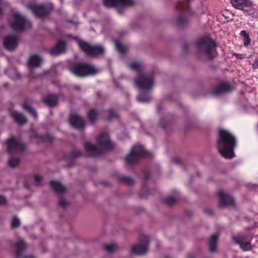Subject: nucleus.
Here are the masks:
<instances>
[{
	"label": "nucleus",
	"instance_id": "nucleus-1",
	"mask_svg": "<svg viewBox=\"0 0 258 258\" xmlns=\"http://www.w3.org/2000/svg\"><path fill=\"white\" fill-rule=\"evenodd\" d=\"M217 146L222 156L226 159H231L234 156V149L236 146V138L228 131L220 130Z\"/></svg>",
	"mask_w": 258,
	"mask_h": 258
},
{
	"label": "nucleus",
	"instance_id": "nucleus-2",
	"mask_svg": "<svg viewBox=\"0 0 258 258\" xmlns=\"http://www.w3.org/2000/svg\"><path fill=\"white\" fill-rule=\"evenodd\" d=\"M136 87L140 90L137 100L142 103L147 102L150 99L148 92L154 85V77L152 74H140L134 80Z\"/></svg>",
	"mask_w": 258,
	"mask_h": 258
},
{
	"label": "nucleus",
	"instance_id": "nucleus-3",
	"mask_svg": "<svg viewBox=\"0 0 258 258\" xmlns=\"http://www.w3.org/2000/svg\"><path fill=\"white\" fill-rule=\"evenodd\" d=\"M97 145L99 147H97L93 144L86 142L84 146L89 156H95L102 153L103 149H109L113 147L109 136L107 134H101L97 139Z\"/></svg>",
	"mask_w": 258,
	"mask_h": 258
},
{
	"label": "nucleus",
	"instance_id": "nucleus-4",
	"mask_svg": "<svg viewBox=\"0 0 258 258\" xmlns=\"http://www.w3.org/2000/svg\"><path fill=\"white\" fill-rule=\"evenodd\" d=\"M197 49L198 54L206 59L212 58L216 54L215 43L208 37L200 39L197 42Z\"/></svg>",
	"mask_w": 258,
	"mask_h": 258
},
{
	"label": "nucleus",
	"instance_id": "nucleus-5",
	"mask_svg": "<svg viewBox=\"0 0 258 258\" xmlns=\"http://www.w3.org/2000/svg\"><path fill=\"white\" fill-rule=\"evenodd\" d=\"M103 5L107 8L114 7L118 13L122 14L128 9L136 6L137 0H103Z\"/></svg>",
	"mask_w": 258,
	"mask_h": 258
},
{
	"label": "nucleus",
	"instance_id": "nucleus-6",
	"mask_svg": "<svg viewBox=\"0 0 258 258\" xmlns=\"http://www.w3.org/2000/svg\"><path fill=\"white\" fill-rule=\"evenodd\" d=\"M70 72L78 77H86L97 73V70L94 67L87 64H77L70 68Z\"/></svg>",
	"mask_w": 258,
	"mask_h": 258
},
{
	"label": "nucleus",
	"instance_id": "nucleus-7",
	"mask_svg": "<svg viewBox=\"0 0 258 258\" xmlns=\"http://www.w3.org/2000/svg\"><path fill=\"white\" fill-rule=\"evenodd\" d=\"M232 240L243 251H249L252 249L251 243V238L247 234L242 233H236L232 235Z\"/></svg>",
	"mask_w": 258,
	"mask_h": 258
},
{
	"label": "nucleus",
	"instance_id": "nucleus-8",
	"mask_svg": "<svg viewBox=\"0 0 258 258\" xmlns=\"http://www.w3.org/2000/svg\"><path fill=\"white\" fill-rule=\"evenodd\" d=\"M150 156L149 153L145 150L141 146H136L132 148L131 153L125 158L127 164L132 165L137 162L143 156Z\"/></svg>",
	"mask_w": 258,
	"mask_h": 258
},
{
	"label": "nucleus",
	"instance_id": "nucleus-9",
	"mask_svg": "<svg viewBox=\"0 0 258 258\" xmlns=\"http://www.w3.org/2000/svg\"><path fill=\"white\" fill-rule=\"evenodd\" d=\"M13 20L11 23V27L16 32H21L31 27V23L24 16L17 13L13 15Z\"/></svg>",
	"mask_w": 258,
	"mask_h": 258
},
{
	"label": "nucleus",
	"instance_id": "nucleus-10",
	"mask_svg": "<svg viewBox=\"0 0 258 258\" xmlns=\"http://www.w3.org/2000/svg\"><path fill=\"white\" fill-rule=\"evenodd\" d=\"M79 46L87 55L96 57L103 55L105 49L102 45H91L84 41H79Z\"/></svg>",
	"mask_w": 258,
	"mask_h": 258
},
{
	"label": "nucleus",
	"instance_id": "nucleus-11",
	"mask_svg": "<svg viewBox=\"0 0 258 258\" xmlns=\"http://www.w3.org/2000/svg\"><path fill=\"white\" fill-rule=\"evenodd\" d=\"M7 152L10 154L23 151L26 147L21 144L15 137L12 136L5 141Z\"/></svg>",
	"mask_w": 258,
	"mask_h": 258
},
{
	"label": "nucleus",
	"instance_id": "nucleus-12",
	"mask_svg": "<svg viewBox=\"0 0 258 258\" xmlns=\"http://www.w3.org/2000/svg\"><path fill=\"white\" fill-rule=\"evenodd\" d=\"M149 237L147 235H143L140 237L141 243L132 247L131 252L133 254L143 255L145 254L148 249Z\"/></svg>",
	"mask_w": 258,
	"mask_h": 258
},
{
	"label": "nucleus",
	"instance_id": "nucleus-13",
	"mask_svg": "<svg viewBox=\"0 0 258 258\" xmlns=\"http://www.w3.org/2000/svg\"><path fill=\"white\" fill-rule=\"evenodd\" d=\"M27 7L31 10L34 14L37 17H42L47 15L50 10L44 5H36L34 4H29Z\"/></svg>",
	"mask_w": 258,
	"mask_h": 258
},
{
	"label": "nucleus",
	"instance_id": "nucleus-14",
	"mask_svg": "<svg viewBox=\"0 0 258 258\" xmlns=\"http://www.w3.org/2000/svg\"><path fill=\"white\" fill-rule=\"evenodd\" d=\"M218 198L220 203L219 206L222 208L232 206L234 204L233 198L223 190L219 191Z\"/></svg>",
	"mask_w": 258,
	"mask_h": 258
},
{
	"label": "nucleus",
	"instance_id": "nucleus-15",
	"mask_svg": "<svg viewBox=\"0 0 258 258\" xmlns=\"http://www.w3.org/2000/svg\"><path fill=\"white\" fill-rule=\"evenodd\" d=\"M232 89V86L229 83L222 82L214 89L213 93L216 96L222 95L231 92Z\"/></svg>",
	"mask_w": 258,
	"mask_h": 258
},
{
	"label": "nucleus",
	"instance_id": "nucleus-16",
	"mask_svg": "<svg viewBox=\"0 0 258 258\" xmlns=\"http://www.w3.org/2000/svg\"><path fill=\"white\" fill-rule=\"evenodd\" d=\"M3 43L7 49L13 50L17 47L18 38L14 35H7L4 38Z\"/></svg>",
	"mask_w": 258,
	"mask_h": 258
},
{
	"label": "nucleus",
	"instance_id": "nucleus-17",
	"mask_svg": "<svg viewBox=\"0 0 258 258\" xmlns=\"http://www.w3.org/2000/svg\"><path fill=\"white\" fill-rule=\"evenodd\" d=\"M15 247L16 257L21 258L23 252L27 249L28 246L22 238H19L15 244Z\"/></svg>",
	"mask_w": 258,
	"mask_h": 258
},
{
	"label": "nucleus",
	"instance_id": "nucleus-18",
	"mask_svg": "<svg viewBox=\"0 0 258 258\" xmlns=\"http://www.w3.org/2000/svg\"><path fill=\"white\" fill-rule=\"evenodd\" d=\"M70 122L71 125L77 128H83L85 125V122L83 119L79 115H71L70 118Z\"/></svg>",
	"mask_w": 258,
	"mask_h": 258
},
{
	"label": "nucleus",
	"instance_id": "nucleus-19",
	"mask_svg": "<svg viewBox=\"0 0 258 258\" xmlns=\"http://www.w3.org/2000/svg\"><path fill=\"white\" fill-rule=\"evenodd\" d=\"M232 6L236 9L243 11L246 7L251 6V2L248 0H231Z\"/></svg>",
	"mask_w": 258,
	"mask_h": 258
},
{
	"label": "nucleus",
	"instance_id": "nucleus-20",
	"mask_svg": "<svg viewBox=\"0 0 258 258\" xmlns=\"http://www.w3.org/2000/svg\"><path fill=\"white\" fill-rule=\"evenodd\" d=\"M50 184L52 189L58 195H62L67 191L66 186L59 182L51 181Z\"/></svg>",
	"mask_w": 258,
	"mask_h": 258
},
{
	"label": "nucleus",
	"instance_id": "nucleus-21",
	"mask_svg": "<svg viewBox=\"0 0 258 258\" xmlns=\"http://www.w3.org/2000/svg\"><path fill=\"white\" fill-rule=\"evenodd\" d=\"M11 115L14 121L20 125L26 123L27 121V117L22 113L17 111H12Z\"/></svg>",
	"mask_w": 258,
	"mask_h": 258
},
{
	"label": "nucleus",
	"instance_id": "nucleus-22",
	"mask_svg": "<svg viewBox=\"0 0 258 258\" xmlns=\"http://www.w3.org/2000/svg\"><path fill=\"white\" fill-rule=\"evenodd\" d=\"M66 44L62 41H59L56 46L53 47L50 51L51 55L55 56L63 53L66 51Z\"/></svg>",
	"mask_w": 258,
	"mask_h": 258
},
{
	"label": "nucleus",
	"instance_id": "nucleus-23",
	"mask_svg": "<svg viewBox=\"0 0 258 258\" xmlns=\"http://www.w3.org/2000/svg\"><path fill=\"white\" fill-rule=\"evenodd\" d=\"M42 61V58L37 55H33L30 57L28 61V67L31 68L39 66Z\"/></svg>",
	"mask_w": 258,
	"mask_h": 258
},
{
	"label": "nucleus",
	"instance_id": "nucleus-24",
	"mask_svg": "<svg viewBox=\"0 0 258 258\" xmlns=\"http://www.w3.org/2000/svg\"><path fill=\"white\" fill-rule=\"evenodd\" d=\"M173 23L178 27H182L188 22V19L182 15L174 16L173 18Z\"/></svg>",
	"mask_w": 258,
	"mask_h": 258
},
{
	"label": "nucleus",
	"instance_id": "nucleus-25",
	"mask_svg": "<svg viewBox=\"0 0 258 258\" xmlns=\"http://www.w3.org/2000/svg\"><path fill=\"white\" fill-rule=\"evenodd\" d=\"M43 101L50 107L55 106L58 101V97L53 94H49L45 97Z\"/></svg>",
	"mask_w": 258,
	"mask_h": 258
},
{
	"label": "nucleus",
	"instance_id": "nucleus-26",
	"mask_svg": "<svg viewBox=\"0 0 258 258\" xmlns=\"http://www.w3.org/2000/svg\"><path fill=\"white\" fill-rule=\"evenodd\" d=\"M218 235L214 234L212 235L209 239V248L211 252H214L217 248V244L218 241Z\"/></svg>",
	"mask_w": 258,
	"mask_h": 258
},
{
	"label": "nucleus",
	"instance_id": "nucleus-27",
	"mask_svg": "<svg viewBox=\"0 0 258 258\" xmlns=\"http://www.w3.org/2000/svg\"><path fill=\"white\" fill-rule=\"evenodd\" d=\"M32 136V138L37 139L38 142H50L53 139L52 137L48 134H46L45 136H38L36 133H34Z\"/></svg>",
	"mask_w": 258,
	"mask_h": 258
},
{
	"label": "nucleus",
	"instance_id": "nucleus-28",
	"mask_svg": "<svg viewBox=\"0 0 258 258\" xmlns=\"http://www.w3.org/2000/svg\"><path fill=\"white\" fill-rule=\"evenodd\" d=\"M115 44L116 50L120 54H125L128 50V46L126 45L120 43L118 40H115Z\"/></svg>",
	"mask_w": 258,
	"mask_h": 258
},
{
	"label": "nucleus",
	"instance_id": "nucleus-29",
	"mask_svg": "<svg viewBox=\"0 0 258 258\" xmlns=\"http://www.w3.org/2000/svg\"><path fill=\"white\" fill-rule=\"evenodd\" d=\"M100 114L99 111L95 109H91L88 113V117L90 121L93 123L98 118Z\"/></svg>",
	"mask_w": 258,
	"mask_h": 258
},
{
	"label": "nucleus",
	"instance_id": "nucleus-30",
	"mask_svg": "<svg viewBox=\"0 0 258 258\" xmlns=\"http://www.w3.org/2000/svg\"><path fill=\"white\" fill-rule=\"evenodd\" d=\"M243 11L245 15L250 16L252 18H256L258 17L257 12L251 6L249 7H246Z\"/></svg>",
	"mask_w": 258,
	"mask_h": 258
},
{
	"label": "nucleus",
	"instance_id": "nucleus-31",
	"mask_svg": "<svg viewBox=\"0 0 258 258\" xmlns=\"http://www.w3.org/2000/svg\"><path fill=\"white\" fill-rule=\"evenodd\" d=\"M23 108L28 112L35 119L38 118L37 113L27 102H24L23 104Z\"/></svg>",
	"mask_w": 258,
	"mask_h": 258
},
{
	"label": "nucleus",
	"instance_id": "nucleus-32",
	"mask_svg": "<svg viewBox=\"0 0 258 258\" xmlns=\"http://www.w3.org/2000/svg\"><path fill=\"white\" fill-rule=\"evenodd\" d=\"M106 251L109 253H113L118 251L120 247L115 243L107 244L104 245Z\"/></svg>",
	"mask_w": 258,
	"mask_h": 258
},
{
	"label": "nucleus",
	"instance_id": "nucleus-33",
	"mask_svg": "<svg viewBox=\"0 0 258 258\" xmlns=\"http://www.w3.org/2000/svg\"><path fill=\"white\" fill-rule=\"evenodd\" d=\"M176 199L171 197L165 198L162 200V203L165 205L170 207L173 206L176 203Z\"/></svg>",
	"mask_w": 258,
	"mask_h": 258
},
{
	"label": "nucleus",
	"instance_id": "nucleus-34",
	"mask_svg": "<svg viewBox=\"0 0 258 258\" xmlns=\"http://www.w3.org/2000/svg\"><path fill=\"white\" fill-rule=\"evenodd\" d=\"M20 162V160L19 158H15L12 157L9 159L8 164L10 167L12 168H15L19 165Z\"/></svg>",
	"mask_w": 258,
	"mask_h": 258
},
{
	"label": "nucleus",
	"instance_id": "nucleus-35",
	"mask_svg": "<svg viewBox=\"0 0 258 258\" xmlns=\"http://www.w3.org/2000/svg\"><path fill=\"white\" fill-rule=\"evenodd\" d=\"M130 68L134 71H140L143 68V65L141 62H134L130 64Z\"/></svg>",
	"mask_w": 258,
	"mask_h": 258
},
{
	"label": "nucleus",
	"instance_id": "nucleus-36",
	"mask_svg": "<svg viewBox=\"0 0 258 258\" xmlns=\"http://www.w3.org/2000/svg\"><path fill=\"white\" fill-rule=\"evenodd\" d=\"M117 117V114L112 109H109L107 111V119L109 120H111Z\"/></svg>",
	"mask_w": 258,
	"mask_h": 258
},
{
	"label": "nucleus",
	"instance_id": "nucleus-37",
	"mask_svg": "<svg viewBox=\"0 0 258 258\" xmlns=\"http://www.w3.org/2000/svg\"><path fill=\"white\" fill-rule=\"evenodd\" d=\"M69 205V203L63 198H60L58 201V205L62 208H67Z\"/></svg>",
	"mask_w": 258,
	"mask_h": 258
},
{
	"label": "nucleus",
	"instance_id": "nucleus-38",
	"mask_svg": "<svg viewBox=\"0 0 258 258\" xmlns=\"http://www.w3.org/2000/svg\"><path fill=\"white\" fill-rule=\"evenodd\" d=\"M20 224V220L16 217H13V218L12 220V222H11L12 227L14 228L18 227V226H19Z\"/></svg>",
	"mask_w": 258,
	"mask_h": 258
},
{
	"label": "nucleus",
	"instance_id": "nucleus-39",
	"mask_svg": "<svg viewBox=\"0 0 258 258\" xmlns=\"http://www.w3.org/2000/svg\"><path fill=\"white\" fill-rule=\"evenodd\" d=\"M184 5L182 3L178 2L175 4V9L178 12L184 11Z\"/></svg>",
	"mask_w": 258,
	"mask_h": 258
},
{
	"label": "nucleus",
	"instance_id": "nucleus-40",
	"mask_svg": "<svg viewBox=\"0 0 258 258\" xmlns=\"http://www.w3.org/2000/svg\"><path fill=\"white\" fill-rule=\"evenodd\" d=\"M122 181L126 184L131 185L134 183V180L128 177H124L122 178Z\"/></svg>",
	"mask_w": 258,
	"mask_h": 258
},
{
	"label": "nucleus",
	"instance_id": "nucleus-41",
	"mask_svg": "<svg viewBox=\"0 0 258 258\" xmlns=\"http://www.w3.org/2000/svg\"><path fill=\"white\" fill-rule=\"evenodd\" d=\"M82 153L79 150H74L72 152L71 157L72 158H77L81 155Z\"/></svg>",
	"mask_w": 258,
	"mask_h": 258
},
{
	"label": "nucleus",
	"instance_id": "nucleus-42",
	"mask_svg": "<svg viewBox=\"0 0 258 258\" xmlns=\"http://www.w3.org/2000/svg\"><path fill=\"white\" fill-rule=\"evenodd\" d=\"M250 41H251V39L249 38V35L247 36L246 37H245L244 38V42H243L244 45L245 46H248L250 44Z\"/></svg>",
	"mask_w": 258,
	"mask_h": 258
},
{
	"label": "nucleus",
	"instance_id": "nucleus-43",
	"mask_svg": "<svg viewBox=\"0 0 258 258\" xmlns=\"http://www.w3.org/2000/svg\"><path fill=\"white\" fill-rule=\"evenodd\" d=\"M7 203V200L5 197L0 196V205H4Z\"/></svg>",
	"mask_w": 258,
	"mask_h": 258
},
{
	"label": "nucleus",
	"instance_id": "nucleus-44",
	"mask_svg": "<svg viewBox=\"0 0 258 258\" xmlns=\"http://www.w3.org/2000/svg\"><path fill=\"white\" fill-rule=\"evenodd\" d=\"M252 67L254 69H258V57L253 61L252 64Z\"/></svg>",
	"mask_w": 258,
	"mask_h": 258
},
{
	"label": "nucleus",
	"instance_id": "nucleus-45",
	"mask_svg": "<svg viewBox=\"0 0 258 258\" xmlns=\"http://www.w3.org/2000/svg\"><path fill=\"white\" fill-rule=\"evenodd\" d=\"M172 162L175 164H179L180 163V159L178 157H174L172 159Z\"/></svg>",
	"mask_w": 258,
	"mask_h": 258
},
{
	"label": "nucleus",
	"instance_id": "nucleus-46",
	"mask_svg": "<svg viewBox=\"0 0 258 258\" xmlns=\"http://www.w3.org/2000/svg\"><path fill=\"white\" fill-rule=\"evenodd\" d=\"M34 180H35V181L36 182L37 185H39V182L41 180V177L40 176H35L34 177Z\"/></svg>",
	"mask_w": 258,
	"mask_h": 258
},
{
	"label": "nucleus",
	"instance_id": "nucleus-47",
	"mask_svg": "<svg viewBox=\"0 0 258 258\" xmlns=\"http://www.w3.org/2000/svg\"><path fill=\"white\" fill-rule=\"evenodd\" d=\"M240 35L243 36L244 38L248 35L245 30H242L240 33Z\"/></svg>",
	"mask_w": 258,
	"mask_h": 258
},
{
	"label": "nucleus",
	"instance_id": "nucleus-48",
	"mask_svg": "<svg viewBox=\"0 0 258 258\" xmlns=\"http://www.w3.org/2000/svg\"><path fill=\"white\" fill-rule=\"evenodd\" d=\"M235 55L236 56V57L238 58H239V59H242L243 58V56L244 55L243 54H235Z\"/></svg>",
	"mask_w": 258,
	"mask_h": 258
},
{
	"label": "nucleus",
	"instance_id": "nucleus-49",
	"mask_svg": "<svg viewBox=\"0 0 258 258\" xmlns=\"http://www.w3.org/2000/svg\"><path fill=\"white\" fill-rule=\"evenodd\" d=\"M187 258H195L191 254H189L187 256Z\"/></svg>",
	"mask_w": 258,
	"mask_h": 258
},
{
	"label": "nucleus",
	"instance_id": "nucleus-50",
	"mask_svg": "<svg viewBox=\"0 0 258 258\" xmlns=\"http://www.w3.org/2000/svg\"><path fill=\"white\" fill-rule=\"evenodd\" d=\"M24 258H34L32 255H29L25 256Z\"/></svg>",
	"mask_w": 258,
	"mask_h": 258
},
{
	"label": "nucleus",
	"instance_id": "nucleus-51",
	"mask_svg": "<svg viewBox=\"0 0 258 258\" xmlns=\"http://www.w3.org/2000/svg\"><path fill=\"white\" fill-rule=\"evenodd\" d=\"M183 49H184V50H186L187 49V45L186 44H184L183 45Z\"/></svg>",
	"mask_w": 258,
	"mask_h": 258
},
{
	"label": "nucleus",
	"instance_id": "nucleus-52",
	"mask_svg": "<svg viewBox=\"0 0 258 258\" xmlns=\"http://www.w3.org/2000/svg\"><path fill=\"white\" fill-rule=\"evenodd\" d=\"M187 14H190V9H189V8L188 7L187 8ZM192 14V13H191V15Z\"/></svg>",
	"mask_w": 258,
	"mask_h": 258
},
{
	"label": "nucleus",
	"instance_id": "nucleus-53",
	"mask_svg": "<svg viewBox=\"0 0 258 258\" xmlns=\"http://www.w3.org/2000/svg\"><path fill=\"white\" fill-rule=\"evenodd\" d=\"M149 177L147 176H145V178H144V180L145 181H146L148 179H149Z\"/></svg>",
	"mask_w": 258,
	"mask_h": 258
},
{
	"label": "nucleus",
	"instance_id": "nucleus-54",
	"mask_svg": "<svg viewBox=\"0 0 258 258\" xmlns=\"http://www.w3.org/2000/svg\"><path fill=\"white\" fill-rule=\"evenodd\" d=\"M2 14V11L1 10V9H0V15H1Z\"/></svg>",
	"mask_w": 258,
	"mask_h": 258
},
{
	"label": "nucleus",
	"instance_id": "nucleus-55",
	"mask_svg": "<svg viewBox=\"0 0 258 258\" xmlns=\"http://www.w3.org/2000/svg\"><path fill=\"white\" fill-rule=\"evenodd\" d=\"M49 9H51V8H52V5H50L49 6Z\"/></svg>",
	"mask_w": 258,
	"mask_h": 258
},
{
	"label": "nucleus",
	"instance_id": "nucleus-56",
	"mask_svg": "<svg viewBox=\"0 0 258 258\" xmlns=\"http://www.w3.org/2000/svg\"><path fill=\"white\" fill-rule=\"evenodd\" d=\"M164 258H173V257H170V256H167V257H164Z\"/></svg>",
	"mask_w": 258,
	"mask_h": 258
},
{
	"label": "nucleus",
	"instance_id": "nucleus-57",
	"mask_svg": "<svg viewBox=\"0 0 258 258\" xmlns=\"http://www.w3.org/2000/svg\"><path fill=\"white\" fill-rule=\"evenodd\" d=\"M161 126L163 128H164L165 126L164 125L161 124Z\"/></svg>",
	"mask_w": 258,
	"mask_h": 258
},
{
	"label": "nucleus",
	"instance_id": "nucleus-58",
	"mask_svg": "<svg viewBox=\"0 0 258 258\" xmlns=\"http://www.w3.org/2000/svg\"><path fill=\"white\" fill-rule=\"evenodd\" d=\"M17 77H18V78H19V77H20V75H19V74H18Z\"/></svg>",
	"mask_w": 258,
	"mask_h": 258
}]
</instances>
